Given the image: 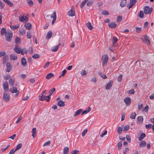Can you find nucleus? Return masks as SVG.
<instances>
[{
  "instance_id": "obj_1",
  "label": "nucleus",
  "mask_w": 154,
  "mask_h": 154,
  "mask_svg": "<svg viewBox=\"0 0 154 154\" xmlns=\"http://www.w3.org/2000/svg\"><path fill=\"white\" fill-rule=\"evenodd\" d=\"M102 59L103 60L102 63L103 66L106 65L108 61V57L107 54L102 56Z\"/></svg>"
},
{
  "instance_id": "obj_2",
  "label": "nucleus",
  "mask_w": 154,
  "mask_h": 154,
  "mask_svg": "<svg viewBox=\"0 0 154 154\" xmlns=\"http://www.w3.org/2000/svg\"><path fill=\"white\" fill-rule=\"evenodd\" d=\"M152 10V8H150L148 6H146L144 8V12L146 14H150Z\"/></svg>"
},
{
  "instance_id": "obj_3",
  "label": "nucleus",
  "mask_w": 154,
  "mask_h": 154,
  "mask_svg": "<svg viewBox=\"0 0 154 154\" xmlns=\"http://www.w3.org/2000/svg\"><path fill=\"white\" fill-rule=\"evenodd\" d=\"M141 39L143 42L146 43L147 45H149L150 44V42L149 39V37L146 35L143 36L141 38Z\"/></svg>"
},
{
  "instance_id": "obj_4",
  "label": "nucleus",
  "mask_w": 154,
  "mask_h": 154,
  "mask_svg": "<svg viewBox=\"0 0 154 154\" xmlns=\"http://www.w3.org/2000/svg\"><path fill=\"white\" fill-rule=\"evenodd\" d=\"M12 37V33L11 32H8L5 35V37L7 41L10 42Z\"/></svg>"
},
{
  "instance_id": "obj_5",
  "label": "nucleus",
  "mask_w": 154,
  "mask_h": 154,
  "mask_svg": "<svg viewBox=\"0 0 154 154\" xmlns=\"http://www.w3.org/2000/svg\"><path fill=\"white\" fill-rule=\"evenodd\" d=\"M19 20L21 22H24L25 21H28V18L26 16L24 17L23 15L21 14L19 17Z\"/></svg>"
},
{
  "instance_id": "obj_6",
  "label": "nucleus",
  "mask_w": 154,
  "mask_h": 154,
  "mask_svg": "<svg viewBox=\"0 0 154 154\" xmlns=\"http://www.w3.org/2000/svg\"><path fill=\"white\" fill-rule=\"evenodd\" d=\"M6 69L5 71L7 72H10L12 69V65L10 63H7L6 64Z\"/></svg>"
},
{
  "instance_id": "obj_7",
  "label": "nucleus",
  "mask_w": 154,
  "mask_h": 154,
  "mask_svg": "<svg viewBox=\"0 0 154 154\" xmlns=\"http://www.w3.org/2000/svg\"><path fill=\"white\" fill-rule=\"evenodd\" d=\"M137 2L136 0H130L129 3L127 4V7L130 9L132 8L134 5Z\"/></svg>"
},
{
  "instance_id": "obj_8",
  "label": "nucleus",
  "mask_w": 154,
  "mask_h": 154,
  "mask_svg": "<svg viewBox=\"0 0 154 154\" xmlns=\"http://www.w3.org/2000/svg\"><path fill=\"white\" fill-rule=\"evenodd\" d=\"M124 102L125 103L126 106H128L130 104L131 100L129 97H126L124 99Z\"/></svg>"
},
{
  "instance_id": "obj_9",
  "label": "nucleus",
  "mask_w": 154,
  "mask_h": 154,
  "mask_svg": "<svg viewBox=\"0 0 154 154\" xmlns=\"http://www.w3.org/2000/svg\"><path fill=\"white\" fill-rule=\"evenodd\" d=\"M10 98V97L9 94L6 93H4L3 99L5 101H8L9 100Z\"/></svg>"
},
{
  "instance_id": "obj_10",
  "label": "nucleus",
  "mask_w": 154,
  "mask_h": 154,
  "mask_svg": "<svg viewBox=\"0 0 154 154\" xmlns=\"http://www.w3.org/2000/svg\"><path fill=\"white\" fill-rule=\"evenodd\" d=\"M113 83L112 80H110L109 82L107 84L105 87V89L107 90H109L112 87Z\"/></svg>"
},
{
  "instance_id": "obj_11",
  "label": "nucleus",
  "mask_w": 154,
  "mask_h": 154,
  "mask_svg": "<svg viewBox=\"0 0 154 154\" xmlns=\"http://www.w3.org/2000/svg\"><path fill=\"white\" fill-rule=\"evenodd\" d=\"M3 86L4 91H6L8 90V83L7 81H5L4 82Z\"/></svg>"
},
{
  "instance_id": "obj_12",
  "label": "nucleus",
  "mask_w": 154,
  "mask_h": 154,
  "mask_svg": "<svg viewBox=\"0 0 154 154\" xmlns=\"http://www.w3.org/2000/svg\"><path fill=\"white\" fill-rule=\"evenodd\" d=\"M24 26L26 29L28 30H30L32 28V25L30 23H28L24 24Z\"/></svg>"
},
{
  "instance_id": "obj_13",
  "label": "nucleus",
  "mask_w": 154,
  "mask_h": 154,
  "mask_svg": "<svg viewBox=\"0 0 154 154\" xmlns=\"http://www.w3.org/2000/svg\"><path fill=\"white\" fill-rule=\"evenodd\" d=\"M48 98H46V96H45V94L42 93L41 96H39V99L40 100L43 101L44 100H46V99H47Z\"/></svg>"
},
{
  "instance_id": "obj_14",
  "label": "nucleus",
  "mask_w": 154,
  "mask_h": 154,
  "mask_svg": "<svg viewBox=\"0 0 154 154\" xmlns=\"http://www.w3.org/2000/svg\"><path fill=\"white\" fill-rule=\"evenodd\" d=\"M68 15L71 17H72L75 15V11L72 9L70 10L68 12Z\"/></svg>"
},
{
  "instance_id": "obj_15",
  "label": "nucleus",
  "mask_w": 154,
  "mask_h": 154,
  "mask_svg": "<svg viewBox=\"0 0 154 154\" xmlns=\"http://www.w3.org/2000/svg\"><path fill=\"white\" fill-rule=\"evenodd\" d=\"M12 88L10 89V91L11 93H14L17 92V88L16 87L14 86L12 87Z\"/></svg>"
},
{
  "instance_id": "obj_16",
  "label": "nucleus",
  "mask_w": 154,
  "mask_h": 154,
  "mask_svg": "<svg viewBox=\"0 0 154 154\" xmlns=\"http://www.w3.org/2000/svg\"><path fill=\"white\" fill-rule=\"evenodd\" d=\"M55 90V88H54L52 90V91H51V92H50V95H48V96H46V98H48V99H46V100L47 101V102H48L49 100H50V96L52 95V94L53 93V92Z\"/></svg>"
},
{
  "instance_id": "obj_17",
  "label": "nucleus",
  "mask_w": 154,
  "mask_h": 154,
  "mask_svg": "<svg viewBox=\"0 0 154 154\" xmlns=\"http://www.w3.org/2000/svg\"><path fill=\"white\" fill-rule=\"evenodd\" d=\"M108 25L109 27L111 28H115L116 26V24L114 22H112L109 23Z\"/></svg>"
},
{
  "instance_id": "obj_18",
  "label": "nucleus",
  "mask_w": 154,
  "mask_h": 154,
  "mask_svg": "<svg viewBox=\"0 0 154 154\" xmlns=\"http://www.w3.org/2000/svg\"><path fill=\"white\" fill-rule=\"evenodd\" d=\"M54 74L51 73L48 74L46 76V79H49L54 76Z\"/></svg>"
},
{
  "instance_id": "obj_19",
  "label": "nucleus",
  "mask_w": 154,
  "mask_h": 154,
  "mask_svg": "<svg viewBox=\"0 0 154 154\" xmlns=\"http://www.w3.org/2000/svg\"><path fill=\"white\" fill-rule=\"evenodd\" d=\"M146 145V143L145 141H142L140 142L139 144L140 147H142L145 146Z\"/></svg>"
},
{
  "instance_id": "obj_20",
  "label": "nucleus",
  "mask_w": 154,
  "mask_h": 154,
  "mask_svg": "<svg viewBox=\"0 0 154 154\" xmlns=\"http://www.w3.org/2000/svg\"><path fill=\"white\" fill-rule=\"evenodd\" d=\"M21 64L23 66H25L26 64V61L24 57L22 58L21 60Z\"/></svg>"
},
{
  "instance_id": "obj_21",
  "label": "nucleus",
  "mask_w": 154,
  "mask_h": 154,
  "mask_svg": "<svg viewBox=\"0 0 154 154\" xmlns=\"http://www.w3.org/2000/svg\"><path fill=\"white\" fill-rule=\"evenodd\" d=\"M126 4V0H121L120 3V6L123 7H125Z\"/></svg>"
},
{
  "instance_id": "obj_22",
  "label": "nucleus",
  "mask_w": 154,
  "mask_h": 154,
  "mask_svg": "<svg viewBox=\"0 0 154 154\" xmlns=\"http://www.w3.org/2000/svg\"><path fill=\"white\" fill-rule=\"evenodd\" d=\"M10 58L11 60H16L17 58V57L15 54H12L10 55Z\"/></svg>"
},
{
  "instance_id": "obj_23",
  "label": "nucleus",
  "mask_w": 154,
  "mask_h": 154,
  "mask_svg": "<svg viewBox=\"0 0 154 154\" xmlns=\"http://www.w3.org/2000/svg\"><path fill=\"white\" fill-rule=\"evenodd\" d=\"M57 104L58 106L60 107L63 106L65 105L64 102L61 100L59 101Z\"/></svg>"
},
{
  "instance_id": "obj_24",
  "label": "nucleus",
  "mask_w": 154,
  "mask_h": 154,
  "mask_svg": "<svg viewBox=\"0 0 154 154\" xmlns=\"http://www.w3.org/2000/svg\"><path fill=\"white\" fill-rule=\"evenodd\" d=\"M13 50L18 54L20 53L21 52V48H18L15 47L14 48Z\"/></svg>"
},
{
  "instance_id": "obj_25",
  "label": "nucleus",
  "mask_w": 154,
  "mask_h": 154,
  "mask_svg": "<svg viewBox=\"0 0 154 154\" xmlns=\"http://www.w3.org/2000/svg\"><path fill=\"white\" fill-rule=\"evenodd\" d=\"M11 28L13 30H15L17 29L19 27V25L18 24L14 26H10Z\"/></svg>"
},
{
  "instance_id": "obj_26",
  "label": "nucleus",
  "mask_w": 154,
  "mask_h": 154,
  "mask_svg": "<svg viewBox=\"0 0 154 154\" xmlns=\"http://www.w3.org/2000/svg\"><path fill=\"white\" fill-rule=\"evenodd\" d=\"M86 25L88 28L90 30H92L93 29V27L90 22H88L86 24Z\"/></svg>"
},
{
  "instance_id": "obj_27",
  "label": "nucleus",
  "mask_w": 154,
  "mask_h": 154,
  "mask_svg": "<svg viewBox=\"0 0 154 154\" xmlns=\"http://www.w3.org/2000/svg\"><path fill=\"white\" fill-rule=\"evenodd\" d=\"M3 1L6 3L9 6L12 7L13 5V3L10 1L8 0H3Z\"/></svg>"
},
{
  "instance_id": "obj_28",
  "label": "nucleus",
  "mask_w": 154,
  "mask_h": 154,
  "mask_svg": "<svg viewBox=\"0 0 154 154\" xmlns=\"http://www.w3.org/2000/svg\"><path fill=\"white\" fill-rule=\"evenodd\" d=\"M26 2L29 6L32 7L34 4V2L32 0H26Z\"/></svg>"
},
{
  "instance_id": "obj_29",
  "label": "nucleus",
  "mask_w": 154,
  "mask_h": 154,
  "mask_svg": "<svg viewBox=\"0 0 154 154\" xmlns=\"http://www.w3.org/2000/svg\"><path fill=\"white\" fill-rule=\"evenodd\" d=\"M145 134L142 133L138 138L139 140L140 141H142L143 139L145 137Z\"/></svg>"
},
{
  "instance_id": "obj_30",
  "label": "nucleus",
  "mask_w": 154,
  "mask_h": 154,
  "mask_svg": "<svg viewBox=\"0 0 154 154\" xmlns=\"http://www.w3.org/2000/svg\"><path fill=\"white\" fill-rule=\"evenodd\" d=\"M91 109L90 107H88L87 110H85L83 112H82V115H83L84 114H87L88 112H89L90 111Z\"/></svg>"
},
{
  "instance_id": "obj_31",
  "label": "nucleus",
  "mask_w": 154,
  "mask_h": 154,
  "mask_svg": "<svg viewBox=\"0 0 154 154\" xmlns=\"http://www.w3.org/2000/svg\"><path fill=\"white\" fill-rule=\"evenodd\" d=\"M9 84L11 87H12L14 86V79H12L11 78L10 79L9 81Z\"/></svg>"
},
{
  "instance_id": "obj_32",
  "label": "nucleus",
  "mask_w": 154,
  "mask_h": 154,
  "mask_svg": "<svg viewBox=\"0 0 154 154\" xmlns=\"http://www.w3.org/2000/svg\"><path fill=\"white\" fill-rule=\"evenodd\" d=\"M8 60V57L7 56L4 55L3 57V64L6 63Z\"/></svg>"
},
{
  "instance_id": "obj_33",
  "label": "nucleus",
  "mask_w": 154,
  "mask_h": 154,
  "mask_svg": "<svg viewBox=\"0 0 154 154\" xmlns=\"http://www.w3.org/2000/svg\"><path fill=\"white\" fill-rule=\"evenodd\" d=\"M137 121L140 123H142L143 120V118L142 116H139L137 118Z\"/></svg>"
},
{
  "instance_id": "obj_34",
  "label": "nucleus",
  "mask_w": 154,
  "mask_h": 154,
  "mask_svg": "<svg viewBox=\"0 0 154 154\" xmlns=\"http://www.w3.org/2000/svg\"><path fill=\"white\" fill-rule=\"evenodd\" d=\"M36 128H33L32 131V135L33 138H34L35 137V134L36 133Z\"/></svg>"
},
{
  "instance_id": "obj_35",
  "label": "nucleus",
  "mask_w": 154,
  "mask_h": 154,
  "mask_svg": "<svg viewBox=\"0 0 154 154\" xmlns=\"http://www.w3.org/2000/svg\"><path fill=\"white\" fill-rule=\"evenodd\" d=\"M52 34V32L51 31H49L47 33V34L46 36V39H48L49 38H50L51 37V35Z\"/></svg>"
},
{
  "instance_id": "obj_36",
  "label": "nucleus",
  "mask_w": 154,
  "mask_h": 154,
  "mask_svg": "<svg viewBox=\"0 0 154 154\" xmlns=\"http://www.w3.org/2000/svg\"><path fill=\"white\" fill-rule=\"evenodd\" d=\"M82 110L81 109H80L77 111L75 112V115H74V116L75 117L76 116L79 115V114L82 112Z\"/></svg>"
},
{
  "instance_id": "obj_37",
  "label": "nucleus",
  "mask_w": 154,
  "mask_h": 154,
  "mask_svg": "<svg viewBox=\"0 0 154 154\" xmlns=\"http://www.w3.org/2000/svg\"><path fill=\"white\" fill-rule=\"evenodd\" d=\"M69 149L68 147H65L63 149V154H68Z\"/></svg>"
},
{
  "instance_id": "obj_38",
  "label": "nucleus",
  "mask_w": 154,
  "mask_h": 154,
  "mask_svg": "<svg viewBox=\"0 0 154 154\" xmlns=\"http://www.w3.org/2000/svg\"><path fill=\"white\" fill-rule=\"evenodd\" d=\"M1 35L2 36L3 35H4L6 34L7 33L6 32V29L5 28H2L1 29Z\"/></svg>"
},
{
  "instance_id": "obj_39",
  "label": "nucleus",
  "mask_w": 154,
  "mask_h": 154,
  "mask_svg": "<svg viewBox=\"0 0 154 154\" xmlns=\"http://www.w3.org/2000/svg\"><path fill=\"white\" fill-rule=\"evenodd\" d=\"M58 46L56 45L52 47L51 49V50L55 52L58 50Z\"/></svg>"
},
{
  "instance_id": "obj_40",
  "label": "nucleus",
  "mask_w": 154,
  "mask_h": 154,
  "mask_svg": "<svg viewBox=\"0 0 154 154\" xmlns=\"http://www.w3.org/2000/svg\"><path fill=\"white\" fill-rule=\"evenodd\" d=\"M19 32L21 35H23L25 34L26 30L22 29L19 30Z\"/></svg>"
},
{
  "instance_id": "obj_41",
  "label": "nucleus",
  "mask_w": 154,
  "mask_h": 154,
  "mask_svg": "<svg viewBox=\"0 0 154 154\" xmlns=\"http://www.w3.org/2000/svg\"><path fill=\"white\" fill-rule=\"evenodd\" d=\"M122 20V17L121 16H119L116 18V20L117 22H120Z\"/></svg>"
},
{
  "instance_id": "obj_42",
  "label": "nucleus",
  "mask_w": 154,
  "mask_h": 154,
  "mask_svg": "<svg viewBox=\"0 0 154 154\" xmlns=\"http://www.w3.org/2000/svg\"><path fill=\"white\" fill-rule=\"evenodd\" d=\"M144 14L142 11H140L138 14L139 17L140 18H143V17Z\"/></svg>"
},
{
  "instance_id": "obj_43",
  "label": "nucleus",
  "mask_w": 154,
  "mask_h": 154,
  "mask_svg": "<svg viewBox=\"0 0 154 154\" xmlns=\"http://www.w3.org/2000/svg\"><path fill=\"white\" fill-rule=\"evenodd\" d=\"M129 126L128 125H125L124 127L123 131L124 132L127 131L129 128Z\"/></svg>"
},
{
  "instance_id": "obj_44",
  "label": "nucleus",
  "mask_w": 154,
  "mask_h": 154,
  "mask_svg": "<svg viewBox=\"0 0 154 154\" xmlns=\"http://www.w3.org/2000/svg\"><path fill=\"white\" fill-rule=\"evenodd\" d=\"M20 42V38L18 37H16L15 40V42L16 43H19Z\"/></svg>"
},
{
  "instance_id": "obj_45",
  "label": "nucleus",
  "mask_w": 154,
  "mask_h": 154,
  "mask_svg": "<svg viewBox=\"0 0 154 154\" xmlns=\"http://www.w3.org/2000/svg\"><path fill=\"white\" fill-rule=\"evenodd\" d=\"M88 0H84L83 1L82 3L81 6V8H82L84 6L85 4L87 2Z\"/></svg>"
},
{
  "instance_id": "obj_46",
  "label": "nucleus",
  "mask_w": 154,
  "mask_h": 154,
  "mask_svg": "<svg viewBox=\"0 0 154 154\" xmlns=\"http://www.w3.org/2000/svg\"><path fill=\"white\" fill-rule=\"evenodd\" d=\"M122 143L120 141L118 142L117 145L118 150H119L122 148Z\"/></svg>"
},
{
  "instance_id": "obj_47",
  "label": "nucleus",
  "mask_w": 154,
  "mask_h": 154,
  "mask_svg": "<svg viewBox=\"0 0 154 154\" xmlns=\"http://www.w3.org/2000/svg\"><path fill=\"white\" fill-rule=\"evenodd\" d=\"M122 130V128L121 127H119L118 128L117 132L119 134H120Z\"/></svg>"
},
{
  "instance_id": "obj_48",
  "label": "nucleus",
  "mask_w": 154,
  "mask_h": 154,
  "mask_svg": "<svg viewBox=\"0 0 154 154\" xmlns=\"http://www.w3.org/2000/svg\"><path fill=\"white\" fill-rule=\"evenodd\" d=\"M20 53L22 55H23L24 54H26L27 53V51L25 49H21V52Z\"/></svg>"
},
{
  "instance_id": "obj_49",
  "label": "nucleus",
  "mask_w": 154,
  "mask_h": 154,
  "mask_svg": "<svg viewBox=\"0 0 154 154\" xmlns=\"http://www.w3.org/2000/svg\"><path fill=\"white\" fill-rule=\"evenodd\" d=\"M136 116L135 112H134L131 114L130 116V118L132 119H135Z\"/></svg>"
},
{
  "instance_id": "obj_50",
  "label": "nucleus",
  "mask_w": 154,
  "mask_h": 154,
  "mask_svg": "<svg viewBox=\"0 0 154 154\" xmlns=\"http://www.w3.org/2000/svg\"><path fill=\"white\" fill-rule=\"evenodd\" d=\"M99 75L101 77L103 78V79H105L107 78L106 76L104 74H103L101 72H99Z\"/></svg>"
},
{
  "instance_id": "obj_51",
  "label": "nucleus",
  "mask_w": 154,
  "mask_h": 154,
  "mask_svg": "<svg viewBox=\"0 0 154 154\" xmlns=\"http://www.w3.org/2000/svg\"><path fill=\"white\" fill-rule=\"evenodd\" d=\"M51 17L53 18V19H56L57 17L56 15V12L54 11L53 14L51 16Z\"/></svg>"
},
{
  "instance_id": "obj_52",
  "label": "nucleus",
  "mask_w": 154,
  "mask_h": 154,
  "mask_svg": "<svg viewBox=\"0 0 154 154\" xmlns=\"http://www.w3.org/2000/svg\"><path fill=\"white\" fill-rule=\"evenodd\" d=\"M22 145L21 143H20L18 144L16 148L15 149H14L15 150V151H16L22 147Z\"/></svg>"
},
{
  "instance_id": "obj_53",
  "label": "nucleus",
  "mask_w": 154,
  "mask_h": 154,
  "mask_svg": "<svg viewBox=\"0 0 154 154\" xmlns=\"http://www.w3.org/2000/svg\"><path fill=\"white\" fill-rule=\"evenodd\" d=\"M149 109V106L148 105H146L143 109V111L147 112H148V109Z\"/></svg>"
},
{
  "instance_id": "obj_54",
  "label": "nucleus",
  "mask_w": 154,
  "mask_h": 154,
  "mask_svg": "<svg viewBox=\"0 0 154 154\" xmlns=\"http://www.w3.org/2000/svg\"><path fill=\"white\" fill-rule=\"evenodd\" d=\"M39 55L37 54H35L32 56V57L35 59L38 58L39 57Z\"/></svg>"
},
{
  "instance_id": "obj_55",
  "label": "nucleus",
  "mask_w": 154,
  "mask_h": 154,
  "mask_svg": "<svg viewBox=\"0 0 154 154\" xmlns=\"http://www.w3.org/2000/svg\"><path fill=\"white\" fill-rule=\"evenodd\" d=\"M102 14L103 15H107L109 14V12L108 11L104 10L102 12Z\"/></svg>"
},
{
  "instance_id": "obj_56",
  "label": "nucleus",
  "mask_w": 154,
  "mask_h": 154,
  "mask_svg": "<svg viewBox=\"0 0 154 154\" xmlns=\"http://www.w3.org/2000/svg\"><path fill=\"white\" fill-rule=\"evenodd\" d=\"M87 74L86 71L85 70H82L81 72V74L82 75H85Z\"/></svg>"
},
{
  "instance_id": "obj_57",
  "label": "nucleus",
  "mask_w": 154,
  "mask_h": 154,
  "mask_svg": "<svg viewBox=\"0 0 154 154\" xmlns=\"http://www.w3.org/2000/svg\"><path fill=\"white\" fill-rule=\"evenodd\" d=\"M88 131V130L87 129H85L83 131L82 133V137H84L86 133H87Z\"/></svg>"
},
{
  "instance_id": "obj_58",
  "label": "nucleus",
  "mask_w": 154,
  "mask_h": 154,
  "mask_svg": "<svg viewBox=\"0 0 154 154\" xmlns=\"http://www.w3.org/2000/svg\"><path fill=\"white\" fill-rule=\"evenodd\" d=\"M66 69L63 70L62 72V74L61 75H60V76L59 78H60L61 76H64L65 74H66Z\"/></svg>"
},
{
  "instance_id": "obj_59",
  "label": "nucleus",
  "mask_w": 154,
  "mask_h": 154,
  "mask_svg": "<svg viewBox=\"0 0 154 154\" xmlns=\"http://www.w3.org/2000/svg\"><path fill=\"white\" fill-rule=\"evenodd\" d=\"M79 151L76 150L72 151L71 153V154H79Z\"/></svg>"
},
{
  "instance_id": "obj_60",
  "label": "nucleus",
  "mask_w": 154,
  "mask_h": 154,
  "mask_svg": "<svg viewBox=\"0 0 154 154\" xmlns=\"http://www.w3.org/2000/svg\"><path fill=\"white\" fill-rule=\"evenodd\" d=\"M152 126V125L151 124H149L148 125H145V127L146 129H150L151 128Z\"/></svg>"
},
{
  "instance_id": "obj_61",
  "label": "nucleus",
  "mask_w": 154,
  "mask_h": 154,
  "mask_svg": "<svg viewBox=\"0 0 154 154\" xmlns=\"http://www.w3.org/2000/svg\"><path fill=\"white\" fill-rule=\"evenodd\" d=\"M27 37L28 38H31V35L30 31H29L27 32Z\"/></svg>"
},
{
  "instance_id": "obj_62",
  "label": "nucleus",
  "mask_w": 154,
  "mask_h": 154,
  "mask_svg": "<svg viewBox=\"0 0 154 154\" xmlns=\"http://www.w3.org/2000/svg\"><path fill=\"white\" fill-rule=\"evenodd\" d=\"M128 94H134V91L133 89H131L128 91H127Z\"/></svg>"
},
{
  "instance_id": "obj_63",
  "label": "nucleus",
  "mask_w": 154,
  "mask_h": 154,
  "mask_svg": "<svg viewBox=\"0 0 154 154\" xmlns=\"http://www.w3.org/2000/svg\"><path fill=\"white\" fill-rule=\"evenodd\" d=\"M136 32L138 33H140L141 31V29L140 28L136 27Z\"/></svg>"
},
{
  "instance_id": "obj_64",
  "label": "nucleus",
  "mask_w": 154,
  "mask_h": 154,
  "mask_svg": "<svg viewBox=\"0 0 154 154\" xmlns=\"http://www.w3.org/2000/svg\"><path fill=\"white\" fill-rule=\"evenodd\" d=\"M113 39V44L115 42H116L118 40V38L115 36H113L112 38Z\"/></svg>"
}]
</instances>
